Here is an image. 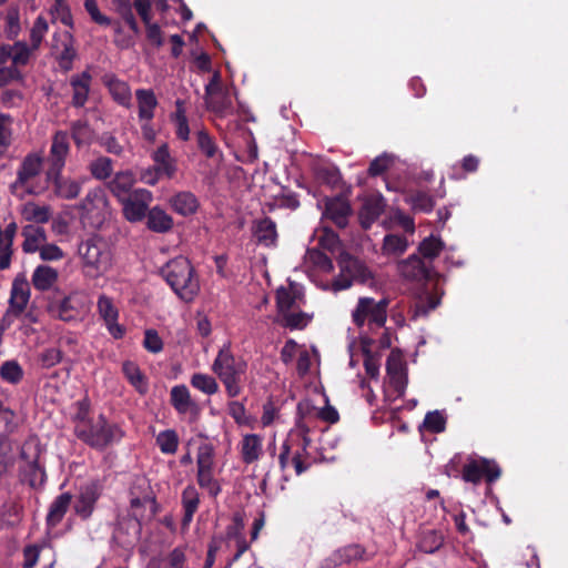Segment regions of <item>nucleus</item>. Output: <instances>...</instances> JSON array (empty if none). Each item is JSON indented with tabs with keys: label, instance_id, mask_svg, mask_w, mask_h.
I'll use <instances>...</instances> for the list:
<instances>
[{
	"label": "nucleus",
	"instance_id": "nucleus-1",
	"mask_svg": "<svg viewBox=\"0 0 568 568\" xmlns=\"http://www.w3.org/2000/svg\"><path fill=\"white\" fill-rule=\"evenodd\" d=\"M74 433L79 439L97 449H104L124 437V430L118 424L110 423L103 414L89 417L85 402H79Z\"/></svg>",
	"mask_w": 568,
	"mask_h": 568
},
{
	"label": "nucleus",
	"instance_id": "nucleus-2",
	"mask_svg": "<svg viewBox=\"0 0 568 568\" xmlns=\"http://www.w3.org/2000/svg\"><path fill=\"white\" fill-rule=\"evenodd\" d=\"M161 274L181 300L191 302L197 295L200 283L186 257L171 260L162 267Z\"/></svg>",
	"mask_w": 568,
	"mask_h": 568
},
{
	"label": "nucleus",
	"instance_id": "nucleus-3",
	"mask_svg": "<svg viewBox=\"0 0 568 568\" xmlns=\"http://www.w3.org/2000/svg\"><path fill=\"white\" fill-rule=\"evenodd\" d=\"M83 274L90 278L104 275L112 266V251L105 240L90 236L78 246Z\"/></svg>",
	"mask_w": 568,
	"mask_h": 568
},
{
	"label": "nucleus",
	"instance_id": "nucleus-4",
	"mask_svg": "<svg viewBox=\"0 0 568 568\" xmlns=\"http://www.w3.org/2000/svg\"><path fill=\"white\" fill-rule=\"evenodd\" d=\"M211 369L223 383L230 397H236L241 394V381L246 372V363L234 357L229 344L220 348Z\"/></svg>",
	"mask_w": 568,
	"mask_h": 568
},
{
	"label": "nucleus",
	"instance_id": "nucleus-5",
	"mask_svg": "<svg viewBox=\"0 0 568 568\" xmlns=\"http://www.w3.org/2000/svg\"><path fill=\"white\" fill-rule=\"evenodd\" d=\"M388 301L382 298L376 301L372 297H359L355 308L352 311V320L361 329L359 338L369 336V333L382 329L387 320Z\"/></svg>",
	"mask_w": 568,
	"mask_h": 568
},
{
	"label": "nucleus",
	"instance_id": "nucleus-6",
	"mask_svg": "<svg viewBox=\"0 0 568 568\" xmlns=\"http://www.w3.org/2000/svg\"><path fill=\"white\" fill-rule=\"evenodd\" d=\"M339 273L332 282L316 284L325 291L339 292L352 286L353 282H365L371 277L367 267L348 253H342L338 257Z\"/></svg>",
	"mask_w": 568,
	"mask_h": 568
},
{
	"label": "nucleus",
	"instance_id": "nucleus-7",
	"mask_svg": "<svg viewBox=\"0 0 568 568\" xmlns=\"http://www.w3.org/2000/svg\"><path fill=\"white\" fill-rule=\"evenodd\" d=\"M154 164L140 171L141 182L155 185L161 179H173L178 171L176 160L171 155L168 144H161L151 155Z\"/></svg>",
	"mask_w": 568,
	"mask_h": 568
},
{
	"label": "nucleus",
	"instance_id": "nucleus-8",
	"mask_svg": "<svg viewBox=\"0 0 568 568\" xmlns=\"http://www.w3.org/2000/svg\"><path fill=\"white\" fill-rule=\"evenodd\" d=\"M81 220L93 227H98L106 217L109 201L102 187L90 190L79 204Z\"/></svg>",
	"mask_w": 568,
	"mask_h": 568
},
{
	"label": "nucleus",
	"instance_id": "nucleus-9",
	"mask_svg": "<svg viewBox=\"0 0 568 568\" xmlns=\"http://www.w3.org/2000/svg\"><path fill=\"white\" fill-rule=\"evenodd\" d=\"M372 343L373 339L369 336H363L359 344L355 341L348 344L349 366L355 367L359 358L363 357L366 374L372 379H376L379 376L381 359L372 353Z\"/></svg>",
	"mask_w": 568,
	"mask_h": 568
},
{
	"label": "nucleus",
	"instance_id": "nucleus-10",
	"mask_svg": "<svg viewBox=\"0 0 568 568\" xmlns=\"http://www.w3.org/2000/svg\"><path fill=\"white\" fill-rule=\"evenodd\" d=\"M153 201V194L146 189H134L128 197L119 201L122 205L124 217L129 222H140L145 219L150 204Z\"/></svg>",
	"mask_w": 568,
	"mask_h": 568
},
{
	"label": "nucleus",
	"instance_id": "nucleus-11",
	"mask_svg": "<svg viewBox=\"0 0 568 568\" xmlns=\"http://www.w3.org/2000/svg\"><path fill=\"white\" fill-rule=\"evenodd\" d=\"M42 168V159L37 154H29L22 161L16 181L10 185L11 193L19 199H23L27 194H34L31 189H28L27 183L39 175Z\"/></svg>",
	"mask_w": 568,
	"mask_h": 568
},
{
	"label": "nucleus",
	"instance_id": "nucleus-12",
	"mask_svg": "<svg viewBox=\"0 0 568 568\" xmlns=\"http://www.w3.org/2000/svg\"><path fill=\"white\" fill-rule=\"evenodd\" d=\"M308 428L302 422H298L295 427L290 432L286 443L293 448H297L293 452L292 463L294 465L297 475H301L308 468V464L305 463L304 458L307 455V447L311 439L307 436Z\"/></svg>",
	"mask_w": 568,
	"mask_h": 568
},
{
	"label": "nucleus",
	"instance_id": "nucleus-13",
	"mask_svg": "<svg viewBox=\"0 0 568 568\" xmlns=\"http://www.w3.org/2000/svg\"><path fill=\"white\" fill-rule=\"evenodd\" d=\"M500 476L499 466L486 458H474L470 459L463 469V479L473 484H477L483 477L488 483L497 480Z\"/></svg>",
	"mask_w": 568,
	"mask_h": 568
},
{
	"label": "nucleus",
	"instance_id": "nucleus-14",
	"mask_svg": "<svg viewBox=\"0 0 568 568\" xmlns=\"http://www.w3.org/2000/svg\"><path fill=\"white\" fill-rule=\"evenodd\" d=\"M47 179L52 185L53 194L62 200L77 199L84 182V179L64 176L62 171H48Z\"/></svg>",
	"mask_w": 568,
	"mask_h": 568
},
{
	"label": "nucleus",
	"instance_id": "nucleus-15",
	"mask_svg": "<svg viewBox=\"0 0 568 568\" xmlns=\"http://www.w3.org/2000/svg\"><path fill=\"white\" fill-rule=\"evenodd\" d=\"M130 495L131 514L135 519H143L146 508H150L151 514L154 513L155 500L145 479H138L131 488Z\"/></svg>",
	"mask_w": 568,
	"mask_h": 568
},
{
	"label": "nucleus",
	"instance_id": "nucleus-16",
	"mask_svg": "<svg viewBox=\"0 0 568 568\" xmlns=\"http://www.w3.org/2000/svg\"><path fill=\"white\" fill-rule=\"evenodd\" d=\"M30 296L31 291L29 282L24 276H17L12 282L9 308L3 321L10 316L19 317L27 308Z\"/></svg>",
	"mask_w": 568,
	"mask_h": 568
},
{
	"label": "nucleus",
	"instance_id": "nucleus-17",
	"mask_svg": "<svg viewBox=\"0 0 568 568\" xmlns=\"http://www.w3.org/2000/svg\"><path fill=\"white\" fill-rule=\"evenodd\" d=\"M97 308L100 317L103 320L108 332L114 338H122L124 328L118 323L119 310L113 300L104 294L98 297Z\"/></svg>",
	"mask_w": 568,
	"mask_h": 568
},
{
	"label": "nucleus",
	"instance_id": "nucleus-18",
	"mask_svg": "<svg viewBox=\"0 0 568 568\" xmlns=\"http://www.w3.org/2000/svg\"><path fill=\"white\" fill-rule=\"evenodd\" d=\"M386 372L389 383L397 395H403L407 385V374L404 356L399 351L390 352L386 362Z\"/></svg>",
	"mask_w": 568,
	"mask_h": 568
},
{
	"label": "nucleus",
	"instance_id": "nucleus-19",
	"mask_svg": "<svg viewBox=\"0 0 568 568\" xmlns=\"http://www.w3.org/2000/svg\"><path fill=\"white\" fill-rule=\"evenodd\" d=\"M102 486L99 481H91L80 488L79 495L74 503V511L81 518H89L93 510L95 503L101 496Z\"/></svg>",
	"mask_w": 568,
	"mask_h": 568
},
{
	"label": "nucleus",
	"instance_id": "nucleus-20",
	"mask_svg": "<svg viewBox=\"0 0 568 568\" xmlns=\"http://www.w3.org/2000/svg\"><path fill=\"white\" fill-rule=\"evenodd\" d=\"M88 308L87 295L83 292H72L59 304L57 316L65 322L74 320L80 313Z\"/></svg>",
	"mask_w": 568,
	"mask_h": 568
},
{
	"label": "nucleus",
	"instance_id": "nucleus-21",
	"mask_svg": "<svg viewBox=\"0 0 568 568\" xmlns=\"http://www.w3.org/2000/svg\"><path fill=\"white\" fill-rule=\"evenodd\" d=\"M53 48L57 53L59 65L69 71L72 67V61L75 57V49L73 47V37L69 31L55 33L53 38Z\"/></svg>",
	"mask_w": 568,
	"mask_h": 568
},
{
	"label": "nucleus",
	"instance_id": "nucleus-22",
	"mask_svg": "<svg viewBox=\"0 0 568 568\" xmlns=\"http://www.w3.org/2000/svg\"><path fill=\"white\" fill-rule=\"evenodd\" d=\"M22 464L20 466L21 480L32 488L41 487L45 481V471L38 463V458H27L24 450L21 453Z\"/></svg>",
	"mask_w": 568,
	"mask_h": 568
},
{
	"label": "nucleus",
	"instance_id": "nucleus-23",
	"mask_svg": "<svg viewBox=\"0 0 568 568\" xmlns=\"http://www.w3.org/2000/svg\"><path fill=\"white\" fill-rule=\"evenodd\" d=\"M170 402L180 415L196 416L199 406L192 399L189 388L185 385H175L170 392Z\"/></svg>",
	"mask_w": 568,
	"mask_h": 568
},
{
	"label": "nucleus",
	"instance_id": "nucleus-24",
	"mask_svg": "<svg viewBox=\"0 0 568 568\" xmlns=\"http://www.w3.org/2000/svg\"><path fill=\"white\" fill-rule=\"evenodd\" d=\"M70 144L67 132L59 131L52 139L50 149V168L48 171H62L65 164V159L69 154Z\"/></svg>",
	"mask_w": 568,
	"mask_h": 568
},
{
	"label": "nucleus",
	"instance_id": "nucleus-25",
	"mask_svg": "<svg viewBox=\"0 0 568 568\" xmlns=\"http://www.w3.org/2000/svg\"><path fill=\"white\" fill-rule=\"evenodd\" d=\"M349 213L351 207L345 199L333 197L325 200L323 216L331 220L336 226L345 227Z\"/></svg>",
	"mask_w": 568,
	"mask_h": 568
},
{
	"label": "nucleus",
	"instance_id": "nucleus-26",
	"mask_svg": "<svg viewBox=\"0 0 568 568\" xmlns=\"http://www.w3.org/2000/svg\"><path fill=\"white\" fill-rule=\"evenodd\" d=\"M103 84L108 88L113 100L124 108H131V89L129 84L116 78L113 73H105L102 77Z\"/></svg>",
	"mask_w": 568,
	"mask_h": 568
},
{
	"label": "nucleus",
	"instance_id": "nucleus-27",
	"mask_svg": "<svg viewBox=\"0 0 568 568\" xmlns=\"http://www.w3.org/2000/svg\"><path fill=\"white\" fill-rule=\"evenodd\" d=\"M304 266L306 271L310 273V277L316 282L315 274L323 273L328 274L333 271L332 261L317 248L307 250L304 256Z\"/></svg>",
	"mask_w": 568,
	"mask_h": 568
},
{
	"label": "nucleus",
	"instance_id": "nucleus-28",
	"mask_svg": "<svg viewBox=\"0 0 568 568\" xmlns=\"http://www.w3.org/2000/svg\"><path fill=\"white\" fill-rule=\"evenodd\" d=\"M241 457L244 464H253L263 455V438L257 434H245L240 443Z\"/></svg>",
	"mask_w": 568,
	"mask_h": 568
},
{
	"label": "nucleus",
	"instance_id": "nucleus-29",
	"mask_svg": "<svg viewBox=\"0 0 568 568\" xmlns=\"http://www.w3.org/2000/svg\"><path fill=\"white\" fill-rule=\"evenodd\" d=\"M398 271L407 280L422 281L429 274V266L417 255H410L398 264Z\"/></svg>",
	"mask_w": 568,
	"mask_h": 568
},
{
	"label": "nucleus",
	"instance_id": "nucleus-30",
	"mask_svg": "<svg viewBox=\"0 0 568 568\" xmlns=\"http://www.w3.org/2000/svg\"><path fill=\"white\" fill-rule=\"evenodd\" d=\"M365 551L359 545H351L337 550L328 558H326L322 567L323 568H335L344 562H352L355 560L364 559Z\"/></svg>",
	"mask_w": 568,
	"mask_h": 568
},
{
	"label": "nucleus",
	"instance_id": "nucleus-31",
	"mask_svg": "<svg viewBox=\"0 0 568 568\" xmlns=\"http://www.w3.org/2000/svg\"><path fill=\"white\" fill-rule=\"evenodd\" d=\"M139 121H152L158 106V99L151 89H138L135 91Z\"/></svg>",
	"mask_w": 568,
	"mask_h": 568
},
{
	"label": "nucleus",
	"instance_id": "nucleus-32",
	"mask_svg": "<svg viewBox=\"0 0 568 568\" xmlns=\"http://www.w3.org/2000/svg\"><path fill=\"white\" fill-rule=\"evenodd\" d=\"M136 179L132 171H121L118 172L112 181L109 184V187L112 194L119 200H123L131 195L133 191V185L135 184Z\"/></svg>",
	"mask_w": 568,
	"mask_h": 568
},
{
	"label": "nucleus",
	"instance_id": "nucleus-33",
	"mask_svg": "<svg viewBox=\"0 0 568 568\" xmlns=\"http://www.w3.org/2000/svg\"><path fill=\"white\" fill-rule=\"evenodd\" d=\"M384 209L385 202L382 196H371L366 199L359 212L362 226L366 230L369 229L383 213Z\"/></svg>",
	"mask_w": 568,
	"mask_h": 568
},
{
	"label": "nucleus",
	"instance_id": "nucleus-34",
	"mask_svg": "<svg viewBox=\"0 0 568 568\" xmlns=\"http://www.w3.org/2000/svg\"><path fill=\"white\" fill-rule=\"evenodd\" d=\"M146 226L155 233H166L173 227V219L162 207L153 206L145 215Z\"/></svg>",
	"mask_w": 568,
	"mask_h": 568
},
{
	"label": "nucleus",
	"instance_id": "nucleus-35",
	"mask_svg": "<svg viewBox=\"0 0 568 568\" xmlns=\"http://www.w3.org/2000/svg\"><path fill=\"white\" fill-rule=\"evenodd\" d=\"M205 104L210 111L221 118L233 113V103L229 90L205 95Z\"/></svg>",
	"mask_w": 568,
	"mask_h": 568
},
{
	"label": "nucleus",
	"instance_id": "nucleus-36",
	"mask_svg": "<svg viewBox=\"0 0 568 568\" xmlns=\"http://www.w3.org/2000/svg\"><path fill=\"white\" fill-rule=\"evenodd\" d=\"M90 83L91 75L87 71L71 78L72 104L74 106L81 108L85 104L90 92Z\"/></svg>",
	"mask_w": 568,
	"mask_h": 568
},
{
	"label": "nucleus",
	"instance_id": "nucleus-37",
	"mask_svg": "<svg viewBox=\"0 0 568 568\" xmlns=\"http://www.w3.org/2000/svg\"><path fill=\"white\" fill-rule=\"evenodd\" d=\"M408 246L409 242L406 235L388 233L384 236L381 251L386 257H398L407 251Z\"/></svg>",
	"mask_w": 568,
	"mask_h": 568
},
{
	"label": "nucleus",
	"instance_id": "nucleus-38",
	"mask_svg": "<svg viewBox=\"0 0 568 568\" xmlns=\"http://www.w3.org/2000/svg\"><path fill=\"white\" fill-rule=\"evenodd\" d=\"M302 300L300 287L290 284L287 287H280L276 293V301L280 314L294 310Z\"/></svg>",
	"mask_w": 568,
	"mask_h": 568
},
{
	"label": "nucleus",
	"instance_id": "nucleus-39",
	"mask_svg": "<svg viewBox=\"0 0 568 568\" xmlns=\"http://www.w3.org/2000/svg\"><path fill=\"white\" fill-rule=\"evenodd\" d=\"M253 235L261 245H274L277 240L276 225L268 217L258 220L253 225Z\"/></svg>",
	"mask_w": 568,
	"mask_h": 568
},
{
	"label": "nucleus",
	"instance_id": "nucleus-40",
	"mask_svg": "<svg viewBox=\"0 0 568 568\" xmlns=\"http://www.w3.org/2000/svg\"><path fill=\"white\" fill-rule=\"evenodd\" d=\"M171 207L182 216L194 214L199 209L196 196L187 191L179 192L170 200Z\"/></svg>",
	"mask_w": 568,
	"mask_h": 568
},
{
	"label": "nucleus",
	"instance_id": "nucleus-41",
	"mask_svg": "<svg viewBox=\"0 0 568 568\" xmlns=\"http://www.w3.org/2000/svg\"><path fill=\"white\" fill-rule=\"evenodd\" d=\"M58 271L48 265H39L32 273V284L36 290L44 292L50 290L58 281Z\"/></svg>",
	"mask_w": 568,
	"mask_h": 568
},
{
	"label": "nucleus",
	"instance_id": "nucleus-42",
	"mask_svg": "<svg viewBox=\"0 0 568 568\" xmlns=\"http://www.w3.org/2000/svg\"><path fill=\"white\" fill-rule=\"evenodd\" d=\"M20 214L28 222L44 224L51 219L52 212L49 205H39L30 201L21 205Z\"/></svg>",
	"mask_w": 568,
	"mask_h": 568
},
{
	"label": "nucleus",
	"instance_id": "nucleus-43",
	"mask_svg": "<svg viewBox=\"0 0 568 568\" xmlns=\"http://www.w3.org/2000/svg\"><path fill=\"white\" fill-rule=\"evenodd\" d=\"M199 504L200 495L197 489L192 485L186 486L182 493V505L184 510L182 518L183 527H187L191 524L193 516L197 510Z\"/></svg>",
	"mask_w": 568,
	"mask_h": 568
},
{
	"label": "nucleus",
	"instance_id": "nucleus-44",
	"mask_svg": "<svg viewBox=\"0 0 568 568\" xmlns=\"http://www.w3.org/2000/svg\"><path fill=\"white\" fill-rule=\"evenodd\" d=\"M22 236L24 237L22 250L26 253L39 252L45 240L44 230L34 225H26L22 230Z\"/></svg>",
	"mask_w": 568,
	"mask_h": 568
},
{
	"label": "nucleus",
	"instance_id": "nucleus-45",
	"mask_svg": "<svg viewBox=\"0 0 568 568\" xmlns=\"http://www.w3.org/2000/svg\"><path fill=\"white\" fill-rule=\"evenodd\" d=\"M71 499L72 497L69 493H63L52 501L47 515L49 526L55 527L62 520L71 504Z\"/></svg>",
	"mask_w": 568,
	"mask_h": 568
},
{
	"label": "nucleus",
	"instance_id": "nucleus-46",
	"mask_svg": "<svg viewBox=\"0 0 568 568\" xmlns=\"http://www.w3.org/2000/svg\"><path fill=\"white\" fill-rule=\"evenodd\" d=\"M24 377L22 366L16 359L4 361L0 365V378L10 385H18Z\"/></svg>",
	"mask_w": 568,
	"mask_h": 568
},
{
	"label": "nucleus",
	"instance_id": "nucleus-47",
	"mask_svg": "<svg viewBox=\"0 0 568 568\" xmlns=\"http://www.w3.org/2000/svg\"><path fill=\"white\" fill-rule=\"evenodd\" d=\"M115 12L123 19L134 33H140L138 21L132 12V3L130 0H112Z\"/></svg>",
	"mask_w": 568,
	"mask_h": 568
},
{
	"label": "nucleus",
	"instance_id": "nucleus-48",
	"mask_svg": "<svg viewBox=\"0 0 568 568\" xmlns=\"http://www.w3.org/2000/svg\"><path fill=\"white\" fill-rule=\"evenodd\" d=\"M155 442L160 450L166 455L175 454L179 447V436L174 429L160 432Z\"/></svg>",
	"mask_w": 568,
	"mask_h": 568
},
{
	"label": "nucleus",
	"instance_id": "nucleus-49",
	"mask_svg": "<svg viewBox=\"0 0 568 568\" xmlns=\"http://www.w3.org/2000/svg\"><path fill=\"white\" fill-rule=\"evenodd\" d=\"M190 383L205 395H213L219 390L216 379L209 374L195 373L191 376Z\"/></svg>",
	"mask_w": 568,
	"mask_h": 568
},
{
	"label": "nucleus",
	"instance_id": "nucleus-50",
	"mask_svg": "<svg viewBox=\"0 0 568 568\" xmlns=\"http://www.w3.org/2000/svg\"><path fill=\"white\" fill-rule=\"evenodd\" d=\"M443 545V536L436 530L428 529L422 532L418 547L426 554H433Z\"/></svg>",
	"mask_w": 568,
	"mask_h": 568
},
{
	"label": "nucleus",
	"instance_id": "nucleus-51",
	"mask_svg": "<svg viewBox=\"0 0 568 568\" xmlns=\"http://www.w3.org/2000/svg\"><path fill=\"white\" fill-rule=\"evenodd\" d=\"M38 363L42 368L49 369L63 359V352L59 347H45L38 354Z\"/></svg>",
	"mask_w": 568,
	"mask_h": 568
},
{
	"label": "nucleus",
	"instance_id": "nucleus-52",
	"mask_svg": "<svg viewBox=\"0 0 568 568\" xmlns=\"http://www.w3.org/2000/svg\"><path fill=\"white\" fill-rule=\"evenodd\" d=\"M72 138L78 148L90 144L93 139V131L84 121H77L71 126Z\"/></svg>",
	"mask_w": 568,
	"mask_h": 568
},
{
	"label": "nucleus",
	"instance_id": "nucleus-53",
	"mask_svg": "<svg viewBox=\"0 0 568 568\" xmlns=\"http://www.w3.org/2000/svg\"><path fill=\"white\" fill-rule=\"evenodd\" d=\"M384 226L386 229H392L394 226L402 227L407 234L413 235L415 233V223L413 217L404 214L400 211H396L387 221H384Z\"/></svg>",
	"mask_w": 568,
	"mask_h": 568
},
{
	"label": "nucleus",
	"instance_id": "nucleus-54",
	"mask_svg": "<svg viewBox=\"0 0 568 568\" xmlns=\"http://www.w3.org/2000/svg\"><path fill=\"white\" fill-rule=\"evenodd\" d=\"M114 44L122 49H130L135 44V39L139 33H134L131 29L130 31H125L121 23L114 22Z\"/></svg>",
	"mask_w": 568,
	"mask_h": 568
},
{
	"label": "nucleus",
	"instance_id": "nucleus-55",
	"mask_svg": "<svg viewBox=\"0 0 568 568\" xmlns=\"http://www.w3.org/2000/svg\"><path fill=\"white\" fill-rule=\"evenodd\" d=\"M284 326L290 328H304L311 321V316L303 312H295L294 310L281 314Z\"/></svg>",
	"mask_w": 568,
	"mask_h": 568
},
{
	"label": "nucleus",
	"instance_id": "nucleus-56",
	"mask_svg": "<svg viewBox=\"0 0 568 568\" xmlns=\"http://www.w3.org/2000/svg\"><path fill=\"white\" fill-rule=\"evenodd\" d=\"M406 202L414 211L426 213L430 212L435 205L433 197L420 191L407 196Z\"/></svg>",
	"mask_w": 568,
	"mask_h": 568
},
{
	"label": "nucleus",
	"instance_id": "nucleus-57",
	"mask_svg": "<svg viewBox=\"0 0 568 568\" xmlns=\"http://www.w3.org/2000/svg\"><path fill=\"white\" fill-rule=\"evenodd\" d=\"M197 473L213 471L214 452L209 445L201 446L196 456Z\"/></svg>",
	"mask_w": 568,
	"mask_h": 568
},
{
	"label": "nucleus",
	"instance_id": "nucleus-58",
	"mask_svg": "<svg viewBox=\"0 0 568 568\" xmlns=\"http://www.w3.org/2000/svg\"><path fill=\"white\" fill-rule=\"evenodd\" d=\"M423 426L430 433H442L446 427V417L439 410L429 412L425 416Z\"/></svg>",
	"mask_w": 568,
	"mask_h": 568
},
{
	"label": "nucleus",
	"instance_id": "nucleus-59",
	"mask_svg": "<svg viewBox=\"0 0 568 568\" xmlns=\"http://www.w3.org/2000/svg\"><path fill=\"white\" fill-rule=\"evenodd\" d=\"M439 304V297L425 292L417 301L414 311V317L427 315L428 312L433 311Z\"/></svg>",
	"mask_w": 568,
	"mask_h": 568
},
{
	"label": "nucleus",
	"instance_id": "nucleus-60",
	"mask_svg": "<svg viewBox=\"0 0 568 568\" xmlns=\"http://www.w3.org/2000/svg\"><path fill=\"white\" fill-rule=\"evenodd\" d=\"M123 373L130 383L141 393H143L146 388V384L144 382L143 375L140 368L131 362H126L123 364Z\"/></svg>",
	"mask_w": 568,
	"mask_h": 568
},
{
	"label": "nucleus",
	"instance_id": "nucleus-61",
	"mask_svg": "<svg viewBox=\"0 0 568 568\" xmlns=\"http://www.w3.org/2000/svg\"><path fill=\"white\" fill-rule=\"evenodd\" d=\"M112 161L109 158L101 156L90 164L91 174L98 180H105L112 173Z\"/></svg>",
	"mask_w": 568,
	"mask_h": 568
},
{
	"label": "nucleus",
	"instance_id": "nucleus-62",
	"mask_svg": "<svg viewBox=\"0 0 568 568\" xmlns=\"http://www.w3.org/2000/svg\"><path fill=\"white\" fill-rule=\"evenodd\" d=\"M443 242L440 241V239L438 237H435V236H429L427 239H425L420 244H419V252L420 254L425 257V258H429V260H433L435 258L436 256H438V254L440 253V251L443 250Z\"/></svg>",
	"mask_w": 568,
	"mask_h": 568
},
{
	"label": "nucleus",
	"instance_id": "nucleus-63",
	"mask_svg": "<svg viewBox=\"0 0 568 568\" xmlns=\"http://www.w3.org/2000/svg\"><path fill=\"white\" fill-rule=\"evenodd\" d=\"M12 118L9 114L0 113V148L7 149L12 141Z\"/></svg>",
	"mask_w": 568,
	"mask_h": 568
},
{
	"label": "nucleus",
	"instance_id": "nucleus-64",
	"mask_svg": "<svg viewBox=\"0 0 568 568\" xmlns=\"http://www.w3.org/2000/svg\"><path fill=\"white\" fill-rule=\"evenodd\" d=\"M31 49L24 42H16L11 45V60L14 67L26 65L30 59Z\"/></svg>",
	"mask_w": 568,
	"mask_h": 568
}]
</instances>
